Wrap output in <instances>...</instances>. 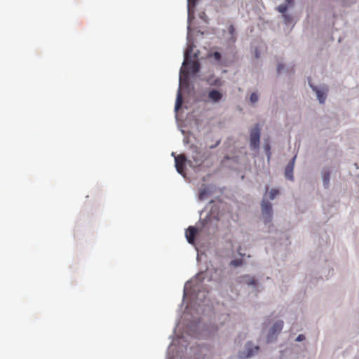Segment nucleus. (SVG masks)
Here are the masks:
<instances>
[{"label":"nucleus","mask_w":359,"mask_h":359,"mask_svg":"<svg viewBox=\"0 0 359 359\" xmlns=\"http://www.w3.org/2000/svg\"><path fill=\"white\" fill-rule=\"evenodd\" d=\"M207 158L208 156L205 152L200 151L196 147H195L192 151V160H189L188 163L191 167L199 168L203 164Z\"/></svg>","instance_id":"nucleus-1"},{"label":"nucleus","mask_w":359,"mask_h":359,"mask_svg":"<svg viewBox=\"0 0 359 359\" xmlns=\"http://www.w3.org/2000/svg\"><path fill=\"white\" fill-rule=\"evenodd\" d=\"M260 131L261 127L259 123L255 124V126L250 130V145L252 149H256L259 146Z\"/></svg>","instance_id":"nucleus-2"},{"label":"nucleus","mask_w":359,"mask_h":359,"mask_svg":"<svg viewBox=\"0 0 359 359\" xmlns=\"http://www.w3.org/2000/svg\"><path fill=\"white\" fill-rule=\"evenodd\" d=\"M175 168L177 171L182 175H185V164L187 161L184 154H180L175 157Z\"/></svg>","instance_id":"nucleus-3"},{"label":"nucleus","mask_w":359,"mask_h":359,"mask_svg":"<svg viewBox=\"0 0 359 359\" xmlns=\"http://www.w3.org/2000/svg\"><path fill=\"white\" fill-rule=\"evenodd\" d=\"M262 212L264 217H266V222H270L272 217V206L271 203L267 201L263 200L262 203Z\"/></svg>","instance_id":"nucleus-4"},{"label":"nucleus","mask_w":359,"mask_h":359,"mask_svg":"<svg viewBox=\"0 0 359 359\" xmlns=\"http://www.w3.org/2000/svg\"><path fill=\"white\" fill-rule=\"evenodd\" d=\"M197 233L198 229L196 227L193 226H189V228L186 231V238L189 243L194 244L195 238Z\"/></svg>","instance_id":"nucleus-5"},{"label":"nucleus","mask_w":359,"mask_h":359,"mask_svg":"<svg viewBox=\"0 0 359 359\" xmlns=\"http://www.w3.org/2000/svg\"><path fill=\"white\" fill-rule=\"evenodd\" d=\"M295 157L287 165L285 171V177L288 180H293V168Z\"/></svg>","instance_id":"nucleus-6"},{"label":"nucleus","mask_w":359,"mask_h":359,"mask_svg":"<svg viewBox=\"0 0 359 359\" xmlns=\"http://www.w3.org/2000/svg\"><path fill=\"white\" fill-rule=\"evenodd\" d=\"M283 327V322L282 320H279L276 322L270 331V335L273 336L280 332Z\"/></svg>","instance_id":"nucleus-7"},{"label":"nucleus","mask_w":359,"mask_h":359,"mask_svg":"<svg viewBox=\"0 0 359 359\" xmlns=\"http://www.w3.org/2000/svg\"><path fill=\"white\" fill-rule=\"evenodd\" d=\"M208 97L212 102H217L222 99V94L217 90H212L208 93Z\"/></svg>","instance_id":"nucleus-8"},{"label":"nucleus","mask_w":359,"mask_h":359,"mask_svg":"<svg viewBox=\"0 0 359 359\" xmlns=\"http://www.w3.org/2000/svg\"><path fill=\"white\" fill-rule=\"evenodd\" d=\"M250 346H251L250 343H248L246 344V349H247L248 353L245 355H243L241 354L240 355L241 358H249V357L252 356L255 353L258 352L259 348L258 346H255L253 348H251Z\"/></svg>","instance_id":"nucleus-9"},{"label":"nucleus","mask_w":359,"mask_h":359,"mask_svg":"<svg viewBox=\"0 0 359 359\" xmlns=\"http://www.w3.org/2000/svg\"><path fill=\"white\" fill-rule=\"evenodd\" d=\"M241 282L242 283H245L248 285H256V280L255 279L254 277H251L250 276H241Z\"/></svg>","instance_id":"nucleus-10"},{"label":"nucleus","mask_w":359,"mask_h":359,"mask_svg":"<svg viewBox=\"0 0 359 359\" xmlns=\"http://www.w3.org/2000/svg\"><path fill=\"white\" fill-rule=\"evenodd\" d=\"M182 102H183V99H182V95L181 93V90L180 88L178 90V93H177L176 102H175V110H178L182 107Z\"/></svg>","instance_id":"nucleus-11"},{"label":"nucleus","mask_w":359,"mask_h":359,"mask_svg":"<svg viewBox=\"0 0 359 359\" xmlns=\"http://www.w3.org/2000/svg\"><path fill=\"white\" fill-rule=\"evenodd\" d=\"M190 69L193 74H196L200 70V64L197 61H193L190 62Z\"/></svg>","instance_id":"nucleus-12"},{"label":"nucleus","mask_w":359,"mask_h":359,"mask_svg":"<svg viewBox=\"0 0 359 359\" xmlns=\"http://www.w3.org/2000/svg\"><path fill=\"white\" fill-rule=\"evenodd\" d=\"M311 86L313 88V90H315L316 92L317 97H318L320 102L324 103L325 100L326 98L325 93L321 92L320 90H318L317 88H313L312 86Z\"/></svg>","instance_id":"nucleus-13"},{"label":"nucleus","mask_w":359,"mask_h":359,"mask_svg":"<svg viewBox=\"0 0 359 359\" xmlns=\"http://www.w3.org/2000/svg\"><path fill=\"white\" fill-rule=\"evenodd\" d=\"M189 76V71L186 69V68H181L180 69V85L182 83L183 77L186 80Z\"/></svg>","instance_id":"nucleus-14"},{"label":"nucleus","mask_w":359,"mask_h":359,"mask_svg":"<svg viewBox=\"0 0 359 359\" xmlns=\"http://www.w3.org/2000/svg\"><path fill=\"white\" fill-rule=\"evenodd\" d=\"M242 264H243V259H233V260H231L230 262V265L232 266H234V267L241 266Z\"/></svg>","instance_id":"nucleus-15"},{"label":"nucleus","mask_w":359,"mask_h":359,"mask_svg":"<svg viewBox=\"0 0 359 359\" xmlns=\"http://www.w3.org/2000/svg\"><path fill=\"white\" fill-rule=\"evenodd\" d=\"M279 194V191L276 189H272L269 192V198L273 200Z\"/></svg>","instance_id":"nucleus-16"},{"label":"nucleus","mask_w":359,"mask_h":359,"mask_svg":"<svg viewBox=\"0 0 359 359\" xmlns=\"http://www.w3.org/2000/svg\"><path fill=\"white\" fill-rule=\"evenodd\" d=\"M277 10L283 13L284 15V13L286 12V11L287 10V4H280L278 6L277 8Z\"/></svg>","instance_id":"nucleus-17"},{"label":"nucleus","mask_w":359,"mask_h":359,"mask_svg":"<svg viewBox=\"0 0 359 359\" xmlns=\"http://www.w3.org/2000/svg\"><path fill=\"white\" fill-rule=\"evenodd\" d=\"M250 101L252 102V103H255L256 102L258 101V99H259V96L257 95V93H252L251 95H250Z\"/></svg>","instance_id":"nucleus-18"},{"label":"nucleus","mask_w":359,"mask_h":359,"mask_svg":"<svg viewBox=\"0 0 359 359\" xmlns=\"http://www.w3.org/2000/svg\"><path fill=\"white\" fill-rule=\"evenodd\" d=\"M210 56L212 57L217 61H219L221 59V54L217 51L211 54Z\"/></svg>","instance_id":"nucleus-19"},{"label":"nucleus","mask_w":359,"mask_h":359,"mask_svg":"<svg viewBox=\"0 0 359 359\" xmlns=\"http://www.w3.org/2000/svg\"><path fill=\"white\" fill-rule=\"evenodd\" d=\"M329 180H330V175L329 173H325L323 175V181H324V184L327 185L328 184V182H329Z\"/></svg>","instance_id":"nucleus-20"},{"label":"nucleus","mask_w":359,"mask_h":359,"mask_svg":"<svg viewBox=\"0 0 359 359\" xmlns=\"http://www.w3.org/2000/svg\"><path fill=\"white\" fill-rule=\"evenodd\" d=\"M264 148L266 154H268V156L269 157V156L271 154V153H270L271 147H270L269 144V143L265 144L264 146Z\"/></svg>","instance_id":"nucleus-21"},{"label":"nucleus","mask_w":359,"mask_h":359,"mask_svg":"<svg viewBox=\"0 0 359 359\" xmlns=\"http://www.w3.org/2000/svg\"><path fill=\"white\" fill-rule=\"evenodd\" d=\"M197 1L198 0H188L189 8H190L191 6L194 7Z\"/></svg>","instance_id":"nucleus-22"},{"label":"nucleus","mask_w":359,"mask_h":359,"mask_svg":"<svg viewBox=\"0 0 359 359\" xmlns=\"http://www.w3.org/2000/svg\"><path fill=\"white\" fill-rule=\"evenodd\" d=\"M305 339V336L304 334H299L297 339L296 341H302Z\"/></svg>","instance_id":"nucleus-23"},{"label":"nucleus","mask_w":359,"mask_h":359,"mask_svg":"<svg viewBox=\"0 0 359 359\" xmlns=\"http://www.w3.org/2000/svg\"><path fill=\"white\" fill-rule=\"evenodd\" d=\"M205 193H206V191H205V189H204V190L201 191H200V193H199V198H200V199H203V198H204V196H205Z\"/></svg>","instance_id":"nucleus-24"},{"label":"nucleus","mask_w":359,"mask_h":359,"mask_svg":"<svg viewBox=\"0 0 359 359\" xmlns=\"http://www.w3.org/2000/svg\"><path fill=\"white\" fill-rule=\"evenodd\" d=\"M283 17L285 18V23H289L290 22L291 19H290V17L289 15L284 14Z\"/></svg>","instance_id":"nucleus-25"},{"label":"nucleus","mask_w":359,"mask_h":359,"mask_svg":"<svg viewBox=\"0 0 359 359\" xmlns=\"http://www.w3.org/2000/svg\"><path fill=\"white\" fill-rule=\"evenodd\" d=\"M284 67L283 65L279 64L277 67V72L278 74L280 73L282 69Z\"/></svg>","instance_id":"nucleus-26"},{"label":"nucleus","mask_w":359,"mask_h":359,"mask_svg":"<svg viewBox=\"0 0 359 359\" xmlns=\"http://www.w3.org/2000/svg\"><path fill=\"white\" fill-rule=\"evenodd\" d=\"M285 1L287 3V6H291L293 4V0H285Z\"/></svg>","instance_id":"nucleus-27"},{"label":"nucleus","mask_w":359,"mask_h":359,"mask_svg":"<svg viewBox=\"0 0 359 359\" xmlns=\"http://www.w3.org/2000/svg\"><path fill=\"white\" fill-rule=\"evenodd\" d=\"M187 57H188V53H185V60H184V62H183V66H185V65H187Z\"/></svg>","instance_id":"nucleus-28"},{"label":"nucleus","mask_w":359,"mask_h":359,"mask_svg":"<svg viewBox=\"0 0 359 359\" xmlns=\"http://www.w3.org/2000/svg\"><path fill=\"white\" fill-rule=\"evenodd\" d=\"M229 30L231 33H233V30H234V27L233 25H231L229 27Z\"/></svg>","instance_id":"nucleus-29"},{"label":"nucleus","mask_w":359,"mask_h":359,"mask_svg":"<svg viewBox=\"0 0 359 359\" xmlns=\"http://www.w3.org/2000/svg\"><path fill=\"white\" fill-rule=\"evenodd\" d=\"M255 56L257 58H258L259 57V54L257 50H256Z\"/></svg>","instance_id":"nucleus-30"}]
</instances>
